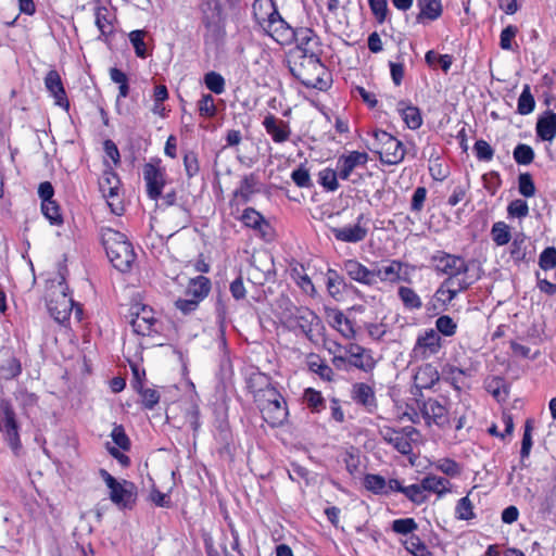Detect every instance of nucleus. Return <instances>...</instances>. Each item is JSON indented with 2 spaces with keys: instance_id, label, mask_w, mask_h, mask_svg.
<instances>
[{
  "instance_id": "nucleus-1",
  "label": "nucleus",
  "mask_w": 556,
  "mask_h": 556,
  "mask_svg": "<svg viewBox=\"0 0 556 556\" xmlns=\"http://www.w3.org/2000/svg\"><path fill=\"white\" fill-rule=\"evenodd\" d=\"M248 388L263 420L271 428L281 427L288 420L289 409L283 395L261 372L251 375Z\"/></svg>"
},
{
  "instance_id": "nucleus-2",
  "label": "nucleus",
  "mask_w": 556,
  "mask_h": 556,
  "mask_svg": "<svg viewBox=\"0 0 556 556\" xmlns=\"http://www.w3.org/2000/svg\"><path fill=\"white\" fill-rule=\"evenodd\" d=\"M252 17L255 24L275 41H286L289 30L283 28L286 21L280 16L273 0H254Z\"/></svg>"
},
{
  "instance_id": "nucleus-3",
  "label": "nucleus",
  "mask_w": 556,
  "mask_h": 556,
  "mask_svg": "<svg viewBox=\"0 0 556 556\" xmlns=\"http://www.w3.org/2000/svg\"><path fill=\"white\" fill-rule=\"evenodd\" d=\"M101 239L113 266L121 271L128 270L136 255L126 236L112 228H104L101 231Z\"/></svg>"
},
{
  "instance_id": "nucleus-4",
  "label": "nucleus",
  "mask_w": 556,
  "mask_h": 556,
  "mask_svg": "<svg viewBox=\"0 0 556 556\" xmlns=\"http://www.w3.org/2000/svg\"><path fill=\"white\" fill-rule=\"evenodd\" d=\"M74 301L67 293L65 277L59 271L55 278L49 280L48 285V309L55 321L64 324L71 316L74 308Z\"/></svg>"
},
{
  "instance_id": "nucleus-5",
  "label": "nucleus",
  "mask_w": 556,
  "mask_h": 556,
  "mask_svg": "<svg viewBox=\"0 0 556 556\" xmlns=\"http://www.w3.org/2000/svg\"><path fill=\"white\" fill-rule=\"evenodd\" d=\"M290 71L307 88L324 90L328 87L327 68L317 54L301 55L299 67H290Z\"/></svg>"
},
{
  "instance_id": "nucleus-6",
  "label": "nucleus",
  "mask_w": 556,
  "mask_h": 556,
  "mask_svg": "<svg viewBox=\"0 0 556 556\" xmlns=\"http://www.w3.org/2000/svg\"><path fill=\"white\" fill-rule=\"evenodd\" d=\"M281 323L295 334H303L313 340V331L319 327L320 318L308 307H294L289 314H283Z\"/></svg>"
},
{
  "instance_id": "nucleus-7",
  "label": "nucleus",
  "mask_w": 556,
  "mask_h": 556,
  "mask_svg": "<svg viewBox=\"0 0 556 556\" xmlns=\"http://www.w3.org/2000/svg\"><path fill=\"white\" fill-rule=\"evenodd\" d=\"M374 152L379 155L381 163L395 165L403 161L405 149L403 143L384 130H375Z\"/></svg>"
},
{
  "instance_id": "nucleus-8",
  "label": "nucleus",
  "mask_w": 556,
  "mask_h": 556,
  "mask_svg": "<svg viewBox=\"0 0 556 556\" xmlns=\"http://www.w3.org/2000/svg\"><path fill=\"white\" fill-rule=\"evenodd\" d=\"M379 433L386 443L403 455H408L413 452V444L419 437L418 430L413 426H383L380 428Z\"/></svg>"
},
{
  "instance_id": "nucleus-9",
  "label": "nucleus",
  "mask_w": 556,
  "mask_h": 556,
  "mask_svg": "<svg viewBox=\"0 0 556 556\" xmlns=\"http://www.w3.org/2000/svg\"><path fill=\"white\" fill-rule=\"evenodd\" d=\"M99 473L110 490L109 497L112 503L121 509L131 507L136 498L135 485L127 480H116L105 469H100Z\"/></svg>"
},
{
  "instance_id": "nucleus-10",
  "label": "nucleus",
  "mask_w": 556,
  "mask_h": 556,
  "mask_svg": "<svg viewBox=\"0 0 556 556\" xmlns=\"http://www.w3.org/2000/svg\"><path fill=\"white\" fill-rule=\"evenodd\" d=\"M442 348V337L434 329H425L418 333L410 357L415 361H426L435 356Z\"/></svg>"
},
{
  "instance_id": "nucleus-11",
  "label": "nucleus",
  "mask_w": 556,
  "mask_h": 556,
  "mask_svg": "<svg viewBox=\"0 0 556 556\" xmlns=\"http://www.w3.org/2000/svg\"><path fill=\"white\" fill-rule=\"evenodd\" d=\"M283 28L289 30L290 34L286 41H277L279 45L286 46L295 41L298 49L302 52V55L317 54L319 38L313 29L307 27L294 29L287 22L283 24Z\"/></svg>"
},
{
  "instance_id": "nucleus-12",
  "label": "nucleus",
  "mask_w": 556,
  "mask_h": 556,
  "mask_svg": "<svg viewBox=\"0 0 556 556\" xmlns=\"http://www.w3.org/2000/svg\"><path fill=\"white\" fill-rule=\"evenodd\" d=\"M130 325L137 334L152 336L159 332V321L154 317V312L151 307L135 304L130 308Z\"/></svg>"
},
{
  "instance_id": "nucleus-13",
  "label": "nucleus",
  "mask_w": 556,
  "mask_h": 556,
  "mask_svg": "<svg viewBox=\"0 0 556 556\" xmlns=\"http://www.w3.org/2000/svg\"><path fill=\"white\" fill-rule=\"evenodd\" d=\"M245 229L252 232V237L264 242H270L275 238V229L270 222L254 208H245Z\"/></svg>"
},
{
  "instance_id": "nucleus-14",
  "label": "nucleus",
  "mask_w": 556,
  "mask_h": 556,
  "mask_svg": "<svg viewBox=\"0 0 556 556\" xmlns=\"http://www.w3.org/2000/svg\"><path fill=\"white\" fill-rule=\"evenodd\" d=\"M369 160V155L362 151H349L341 154L337 159V169L340 179L351 180L352 175L358 168H365Z\"/></svg>"
},
{
  "instance_id": "nucleus-15",
  "label": "nucleus",
  "mask_w": 556,
  "mask_h": 556,
  "mask_svg": "<svg viewBox=\"0 0 556 556\" xmlns=\"http://www.w3.org/2000/svg\"><path fill=\"white\" fill-rule=\"evenodd\" d=\"M100 190L103 197L106 199V203L110 206L112 213L115 215H122L124 212L123 202L118 198V186L119 179L113 172L106 170L100 179Z\"/></svg>"
},
{
  "instance_id": "nucleus-16",
  "label": "nucleus",
  "mask_w": 556,
  "mask_h": 556,
  "mask_svg": "<svg viewBox=\"0 0 556 556\" xmlns=\"http://www.w3.org/2000/svg\"><path fill=\"white\" fill-rule=\"evenodd\" d=\"M331 233L337 241L345 243H358L365 240L368 235L365 216L363 214L358 215L354 225L332 227Z\"/></svg>"
},
{
  "instance_id": "nucleus-17",
  "label": "nucleus",
  "mask_w": 556,
  "mask_h": 556,
  "mask_svg": "<svg viewBox=\"0 0 556 556\" xmlns=\"http://www.w3.org/2000/svg\"><path fill=\"white\" fill-rule=\"evenodd\" d=\"M348 362L351 366L365 372H370L376 367V361L372 352L357 343H350L345 348Z\"/></svg>"
},
{
  "instance_id": "nucleus-18",
  "label": "nucleus",
  "mask_w": 556,
  "mask_h": 556,
  "mask_svg": "<svg viewBox=\"0 0 556 556\" xmlns=\"http://www.w3.org/2000/svg\"><path fill=\"white\" fill-rule=\"evenodd\" d=\"M405 264L397 260H392L374 268L375 285L377 281L389 282L391 285L400 281H408V278L403 276L402 271Z\"/></svg>"
},
{
  "instance_id": "nucleus-19",
  "label": "nucleus",
  "mask_w": 556,
  "mask_h": 556,
  "mask_svg": "<svg viewBox=\"0 0 556 556\" xmlns=\"http://www.w3.org/2000/svg\"><path fill=\"white\" fill-rule=\"evenodd\" d=\"M1 422H3L7 442L13 450H17L20 447L17 424L14 410L11 404L7 401L1 402Z\"/></svg>"
},
{
  "instance_id": "nucleus-20",
  "label": "nucleus",
  "mask_w": 556,
  "mask_h": 556,
  "mask_svg": "<svg viewBox=\"0 0 556 556\" xmlns=\"http://www.w3.org/2000/svg\"><path fill=\"white\" fill-rule=\"evenodd\" d=\"M421 415L428 426L444 427L448 424L446 407L434 399H428L422 403Z\"/></svg>"
},
{
  "instance_id": "nucleus-21",
  "label": "nucleus",
  "mask_w": 556,
  "mask_h": 556,
  "mask_svg": "<svg viewBox=\"0 0 556 556\" xmlns=\"http://www.w3.org/2000/svg\"><path fill=\"white\" fill-rule=\"evenodd\" d=\"M437 269L450 277L457 276L467 270L466 262L463 257L440 252L433 257Z\"/></svg>"
},
{
  "instance_id": "nucleus-22",
  "label": "nucleus",
  "mask_w": 556,
  "mask_h": 556,
  "mask_svg": "<svg viewBox=\"0 0 556 556\" xmlns=\"http://www.w3.org/2000/svg\"><path fill=\"white\" fill-rule=\"evenodd\" d=\"M342 268L352 280L369 287L375 285L374 269H369L357 260H345Z\"/></svg>"
},
{
  "instance_id": "nucleus-23",
  "label": "nucleus",
  "mask_w": 556,
  "mask_h": 556,
  "mask_svg": "<svg viewBox=\"0 0 556 556\" xmlns=\"http://www.w3.org/2000/svg\"><path fill=\"white\" fill-rule=\"evenodd\" d=\"M418 14L416 22L418 24L428 25L439 20L443 13V5L441 0H416Z\"/></svg>"
},
{
  "instance_id": "nucleus-24",
  "label": "nucleus",
  "mask_w": 556,
  "mask_h": 556,
  "mask_svg": "<svg viewBox=\"0 0 556 556\" xmlns=\"http://www.w3.org/2000/svg\"><path fill=\"white\" fill-rule=\"evenodd\" d=\"M351 399L358 405L372 413L377 408V399L371 386L364 382H356L351 389Z\"/></svg>"
},
{
  "instance_id": "nucleus-25",
  "label": "nucleus",
  "mask_w": 556,
  "mask_h": 556,
  "mask_svg": "<svg viewBox=\"0 0 556 556\" xmlns=\"http://www.w3.org/2000/svg\"><path fill=\"white\" fill-rule=\"evenodd\" d=\"M263 126L276 143H283L290 138L291 129L289 124L274 115H267L263 121Z\"/></svg>"
},
{
  "instance_id": "nucleus-26",
  "label": "nucleus",
  "mask_w": 556,
  "mask_h": 556,
  "mask_svg": "<svg viewBox=\"0 0 556 556\" xmlns=\"http://www.w3.org/2000/svg\"><path fill=\"white\" fill-rule=\"evenodd\" d=\"M143 178L147 184L148 195L152 200H156L164 187V174L153 164H146L143 167Z\"/></svg>"
},
{
  "instance_id": "nucleus-27",
  "label": "nucleus",
  "mask_w": 556,
  "mask_h": 556,
  "mask_svg": "<svg viewBox=\"0 0 556 556\" xmlns=\"http://www.w3.org/2000/svg\"><path fill=\"white\" fill-rule=\"evenodd\" d=\"M45 86L50 94L54 98L56 105L64 109L68 108L70 104L61 76L55 70H51L47 73L45 77Z\"/></svg>"
},
{
  "instance_id": "nucleus-28",
  "label": "nucleus",
  "mask_w": 556,
  "mask_h": 556,
  "mask_svg": "<svg viewBox=\"0 0 556 556\" xmlns=\"http://www.w3.org/2000/svg\"><path fill=\"white\" fill-rule=\"evenodd\" d=\"M440 379V374L432 364H424L414 376V386L418 390L431 389Z\"/></svg>"
},
{
  "instance_id": "nucleus-29",
  "label": "nucleus",
  "mask_w": 556,
  "mask_h": 556,
  "mask_svg": "<svg viewBox=\"0 0 556 556\" xmlns=\"http://www.w3.org/2000/svg\"><path fill=\"white\" fill-rule=\"evenodd\" d=\"M330 325L333 329H336L340 334L349 340H352L356 336V330L354 328V323L348 318L344 313L340 309H333L329 314Z\"/></svg>"
},
{
  "instance_id": "nucleus-30",
  "label": "nucleus",
  "mask_w": 556,
  "mask_h": 556,
  "mask_svg": "<svg viewBox=\"0 0 556 556\" xmlns=\"http://www.w3.org/2000/svg\"><path fill=\"white\" fill-rule=\"evenodd\" d=\"M396 110L407 128L412 130L420 128L422 125V116L417 106L405 101H400Z\"/></svg>"
},
{
  "instance_id": "nucleus-31",
  "label": "nucleus",
  "mask_w": 556,
  "mask_h": 556,
  "mask_svg": "<svg viewBox=\"0 0 556 556\" xmlns=\"http://www.w3.org/2000/svg\"><path fill=\"white\" fill-rule=\"evenodd\" d=\"M536 136L544 141H553L556 136V113L547 111L536 122Z\"/></svg>"
},
{
  "instance_id": "nucleus-32",
  "label": "nucleus",
  "mask_w": 556,
  "mask_h": 556,
  "mask_svg": "<svg viewBox=\"0 0 556 556\" xmlns=\"http://www.w3.org/2000/svg\"><path fill=\"white\" fill-rule=\"evenodd\" d=\"M451 482L443 477L428 473L422 478V488L427 493H434L442 497L451 492Z\"/></svg>"
},
{
  "instance_id": "nucleus-33",
  "label": "nucleus",
  "mask_w": 556,
  "mask_h": 556,
  "mask_svg": "<svg viewBox=\"0 0 556 556\" xmlns=\"http://www.w3.org/2000/svg\"><path fill=\"white\" fill-rule=\"evenodd\" d=\"M210 290V279L204 276H198L197 278L190 280L186 291V295L201 302L203 299L207 296Z\"/></svg>"
},
{
  "instance_id": "nucleus-34",
  "label": "nucleus",
  "mask_w": 556,
  "mask_h": 556,
  "mask_svg": "<svg viewBox=\"0 0 556 556\" xmlns=\"http://www.w3.org/2000/svg\"><path fill=\"white\" fill-rule=\"evenodd\" d=\"M309 371L318 375L325 381H332L334 377L333 369L318 355L312 354L307 359Z\"/></svg>"
},
{
  "instance_id": "nucleus-35",
  "label": "nucleus",
  "mask_w": 556,
  "mask_h": 556,
  "mask_svg": "<svg viewBox=\"0 0 556 556\" xmlns=\"http://www.w3.org/2000/svg\"><path fill=\"white\" fill-rule=\"evenodd\" d=\"M303 402L313 414L323 412L326 408V400L321 392L314 388H306L303 392Z\"/></svg>"
},
{
  "instance_id": "nucleus-36",
  "label": "nucleus",
  "mask_w": 556,
  "mask_h": 556,
  "mask_svg": "<svg viewBox=\"0 0 556 556\" xmlns=\"http://www.w3.org/2000/svg\"><path fill=\"white\" fill-rule=\"evenodd\" d=\"M339 178L337 168L326 167L319 170L317 181L325 191L334 192L340 187Z\"/></svg>"
},
{
  "instance_id": "nucleus-37",
  "label": "nucleus",
  "mask_w": 556,
  "mask_h": 556,
  "mask_svg": "<svg viewBox=\"0 0 556 556\" xmlns=\"http://www.w3.org/2000/svg\"><path fill=\"white\" fill-rule=\"evenodd\" d=\"M397 295L406 309L418 311L422 307L421 298L409 287H400Z\"/></svg>"
},
{
  "instance_id": "nucleus-38",
  "label": "nucleus",
  "mask_w": 556,
  "mask_h": 556,
  "mask_svg": "<svg viewBox=\"0 0 556 556\" xmlns=\"http://www.w3.org/2000/svg\"><path fill=\"white\" fill-rule=\"evenodd\" d=\"M343 285V277L340 276L337 270L329 268L326 273V287L328 294L334 300H339L342 296Z\"/></svg>"
},
{
  "instance_id": "nucleus-39",
  "label": "nucleus",
  "mask_w": 556,
  "mask_h": 556,
  "mask_svg": "<svg viewBox=\"0 0 556 556\" xmlns=\"http://www.w3.org/2000/svg\"><path fill=\"white\" fill-rule=\"evenodd\" d=\"M431 466L450 478L458 477L462 473V466L456 460L443 457L431 463Z\"/></svg>"
},
{
  "instance_id": "nucleus-40",
  "label": "nucleus",
  "mask_w": 556,
  "mask_h": 556,
  "mask_svg": "<svg viewBox=\"0 0 556 556\" xmlns=\"http://www.w3.org/2000/svg\"><path fill=\"white\" fill-rule=\"evenodd\" d=\"M491 238L497 247L506 245L511 240L510 227L505 222H496L491 228Z\"/></svg>"
},
{
  "instance_id": "nucleus-41",
  "label": "nucleus",
  "mask_w": 556,
  "mask_h": 556,
  "mask_svg": "<svg viewBox=\"0 0 556 556\" xmlns=\"http://www.w3.org/2000/svg\"><path fill=\"white\" fill-rule=\"evenodd\" d=\"M109 10L105 7H98L94 12L96 25L101 36H109L114 31L113 24L110 20Z\"/></svg>"
},
{
  "instance_id": "nucleus-42",
  "label": "nucleus",
  "mask_w": 556,
  "mask_h": 556,
  "mask_svg": "<svg viewBox=\"0 0 556 556\" xmlns=\"http://www.w3.org/2000/svg\"><path fill=\"white\" fill-rule=\"evenodd\" d=\"M404 546L413 556H432L425 542L418 535H409L405 540Z\"/></svg>"
},
{
  "instance_id": "nucleus-43",
  "label": "nucleus",
  "mask_w": 556,
  "mask_h": 556,
  "mask_svg": "<svg viewBox=\"0 0 556 556\" xmlns=\"http://www.w3.org/2000/svg\"><path fill=\"white\" fill-rule=\"evenodd\" d=\"M364 486L374 494L387 495V480L380 475H366L364 477Z\"/></svg>"
},
{
  "instance_id": "nucleus-44",
  "label": "nucleus",
  "mask_w": 556,
  "mask_h": 556,
  "mask_svg": "<svg viewBox=\"0 0 556 556\" xmlns=\"http://www.w3.org/2000/svg\"><path fill=\"white\" fill-rule=\"evenodd\" d=\"M443 375L446 377V379L451 380L452 384L456 389H459L458 383L460 382V378L463 376L472 377L473 370L471 368L463 369L455 365L447 364L443 367Z\"/></svg>"
},
{
  "instance_id": "nucleus-45",
  "label": "nucleus",
  "mask_w": 556,
  "mask_h": 556,
  "mask_svg": "<svg viewBox=\"0 0 556 556\" xmlns=\"http://www.w3.org/2000/svg\"><path fill=\"white\" fill-rule=\"evenodd\" d=\"M41 212L51 225L60 226L63 224L61 208L55 200L47 203H41Z\"/></svg>"
},
{
  "instance_id": "nucleus-46",
  "label": "nucleus",
  "mask_w": 556,
  "mask_h": 556,
  "mask_svg": "<svg viewBox=\"0 0 556 556\" xmlns=\"http://www.w3.org/2000/svg\"><path fill=\"white\" fill-rule=\"evenodd\" d=\"M168 99V91L164 85H159L154 88L153 93V105L151 111L153 114L159 115L161 117L165 116V106L164 101Z\"/></svg>"
},
{
  "instance_id": "nucleus-47",
  "label": "nucleus",
  "mask_w": 556,
  "mask_h": 556,
  "mask_svg": "<svg viewBox=\"0 0 556 556\" xmlns=\"http://www.w3.org/2000/svg\"><path fill=\"white\" fill-rule=\"evenodd\" d=\"M534 98L530 91V87L526 85L518 98L517 112L521 115H528L534 110Z\"/></svg>"
},
{
  "instance_id": "nucleus-48",
  "label": "nucleus",
  "mask_w": 556,
  "mask_h": 556,
  "mask_svg": "<svg viewBox=\"0 0 556 556\" xmlns=\"http://www.w3.org/2000/svg\"><path fill=\"white\" fill-rule=\"evenodd\" d=\"M403 494L416 505L424 504L428 500L427 491L422 488V480L420 483L405 486Z\"/></svg>"
},
{
  "instance_id": "nucleus-49",
  "label": "nucleus",
  "mask_w": 556,
  "mask_h": 556,
  "mask_svg": "<svg viewBox=\"0 0 556 556\" xmlns=\"http://www.w3.org/2000/svg\"><path fill=\"white\" fill-rule=\"evenodd\" d=\"M434 324L440 336L453 337L457 331V323L448 315L438 317Z\"/></svg>"
},
{
  "instance_id": "nucleus-50",
  "label": "nucleus",
  "mask_w": 556,
  "mask_h": 556,
  "mask_svg": "<svg viewBox=\"0 0 556 556\" xmlns=\"http://www.w3.org/2000/svg\"><path fill=\"white\" fill-rule=\"evenodd\" d=\"M368 5L375 21L383 24L389 17L388 0H368Z\"/></svg>"
},
{
  "instance_id": "nucleus-51",
  "label": "nucleus",
  "mask_w": 556,
  "mask_h": 556,
  "mask_svg": "<svg viewBox=\"0 0 556 556\" xmlns=\"http://www.w3.org/2000/svg\"><path fill=\"white\" fill-rule=\"evenodd\" d=\"M513 156L517 164L529 165L534 160V151L526 143H518L514 149Z\"/></svg>"
},
{
  "instance_id": "nucleus-52",
  "label": "nucleus",
  "mask_w": 556,
  "mask_h": 556,
  "mask_svg": "<svg viewBox=\"0 0 556 556\" xmlns=\"http://www.w3.org/2000/svg\"><path fill=\"white\" fill-rule=\"evenodd\" d=\"M455 517L458 520H471L476 517L473 505L468 496H464L457 501L455 507Z\"/></svg>"
},
{
  "instance_id": "nucleus-53",
  "label": "nucleus",
  "mask_w": 556,
  "mask_h": 556,
  "mask_svg": "<svg viewBox=\"0 0 556 556\" xmlns=\"http://www.w3.org/2000/svg\"><path fill=\"white\" fill-rule=\"evenodd\" d=\"M22 371L21 363L11 356L0 365V375L3 379H13Z\"/></svg>"
},
{
  "instance_id": "nucleus-54",
  "label": "nucleus",
  "mask_w": 556,
  "mask_h": 556,
  "mask_svg": "<svg viewBox=\"0 0 556 556\" xmlns=\"http://www.w3.org/2000/svg\"><path fill=\"white\" fill-rule=\"evenodd\" d=\"M391 528H392V531L397 534H402V535L410 534L412 535L413 532L418 529V525L414 518L408 517V518H401V519L393 520Z\"/></svg>"
},
{
  "instance_id": "nucleus-55",
  "label": "nucleus",
  "mask_w": 556,
  "mask_h": 556,
  "mask_svg": "<svg viewBox=\"0 0 556 556\" xmlns=\"http://www.w3.org/2000/svg\"><path fill=\"white\" fill-rule=\"evenodd\" d=\"M291 179L299 188H311L313 186L309 170L304 164L292 170Z\"/></svg>"
},
{
  "instance_id": "nucleus-56",
  "label": "nucleus",
  "mask_w": 556,
  "mask_h": 556,
  "mask_svg": "<svg viewBox=\"0 0 556 556\" xmlns=\"http://www.w3.org/2000/svg\"><path fill=\"white\" fill-rule=\"evenodd\" d=\"M509 253L515 261H522L526 257V236L523 233H516L511 237Z\"/></svg>"
},
{
  "instance_id": "nucleus-57",
  "label": "nucleus",
  "mask_w": 556,
  "mask_h": 556,
  "mask_svg": "<svg viewBox=\"0 0 556 556\" xmlns=\"http://www.w3.org/2000/svg\"><path fill=\"white\" fill-rule=\"evenodd\" d=\"M136 389L140 393L141 403L147 409H153L160 401V394L156 390L151 388H143L141 383L136 386Z\"/></svg>"
},
{
  "instance_id": "nucleus-58",
  "label": "nucleus",
  "mask_w": 556,
  "mask_h": 556,
  "mask_svg": "<svg viewBox=\"0 0 556 556\" xmlns=\"http://www.w3.org/2000/svg\"><path fill=\"white\" fill-rule=\"evenodd\" d=\"M292 277L296 283V286L306 294L314 296L316 294V289L311 280V278L304 274L301 273L298 269H293Z\"/></svg>"
},
{
  "instance_id": "nucleus-59",
  "label": "nucleus",
  "mask_w": 556,
  "mask_h": 556,
  "mask_svg": "<svg viewBox=\"0 0 556 556\" xmlns=\"http://www.w3.org/2000/svg\"><path fill=\"white\" fill-rule=\"evenodd\" d=\"M144 30H132L129 34V40L135 49V53L139 58H146L147 54V48L144 42Z\"/></svg>"
},
{
  "instance_id": "nucleus-60",
  "label": "nucleus",
  "mask_w": 556,
  "mask_h": 556,
  "mask_svg": "<svg viewBox=\"0 0 556 556\" xmlns=\"http://www.w3.org/2000/svg\"><path fill=\"white\" fill-rule=\"evenodd\" d=\"M519 193L526 198H531L535 194V186L529 173L520 174L518 177Z\"/></svg>"
},
{
  "instance_id": "nucleus-61",
  "label": "nucleus",
  "mask_w": 556,
  "mask_h": 556,
  "mask_svg": "<svg viewBox=\"0 0 556 556\" xmlns=\"http://www.w3.org/2000/svg\"><path fill=\"white\" fill-rule=\"evenodd\" d=\"M539 266L543 270H551L556 267V248L548 247L541 252Z\"/></svg>"
},
{
  "instance_id": "nucleus-62",
  "label": "nucleus",
  "mask_w": 556,
  "mask_h": 556,
  "mask_svg": "<svg viewBox=\"0 0 556 556\" xmlns=\"http://www.w3.org/2000/svg\"><path fill=\"white\" fill-rule=\"evenodd\" d=\"M507 214L509 217L525 218L529 214V206L525 200L516 199L507 206Z\"/></svg>"
},
{
  "instance_id": "nucleus-63",
  "label": "nucleus",
  "mask_w": 556,
  "mask_h": 556,
  "mask_svg": "<svg viewBox=\"0 0 556 556\" xmlns=\"http://www.w3.org/2000/svg\"><path fill=\"white\" fill-rule=\"evenodd\" d=\"M243 192L241 189H237L233 193V199L229 203V214L235 217L238 222H243Z\"/></svg>"
},
{
  "instance_id": "nucleus-64",
  "label": "nucleus",
  "mask_w": 556,
  "mask_h": 556,
  "mask_svg": "<svg viewBox=\"0 0 556 556\" xmlns=\"http://www.w3.org/2000/svg\"><path fill=\"white\" fill-rule=\"evenodd\" d=\"M473 150L476 153V157L479 161L489 162L493 159L494 150L493 148L483 139H479L475 142Z\"/></svg>"
}]
</instances>
